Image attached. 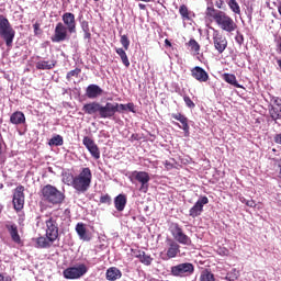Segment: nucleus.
I'll use <instances>...</instances> for the list:
<instances>
[{
    "instance_id": "f257e3e1",
    "label": "nucleus",
    "mask_w": 281,
    "mask_h": 281,
    "mask_svg": "<svg viewBox=\"0 0 281 281\" xmlns=\"http://www.w3.org/2000/svg\"><path fill=\"white\" fill-rule=\"evenodd\" d=\"M82 111L86 115H99L101 120H112V117H115V113H124V111L136 112L133 102L126 104L106 102L105 105H102L98 101L83 104Z\"/></svg>"
},
{
    "instance_id": "f03ea898",
    "label": "nucleus",
    "mask_w": 281,
    "mask_h": 281,
    "mask_svg": "<svg viewBox=\"0 0 281 281\" xmlns=\"http://www.w3.org/2000/svg\"><path fill=\"white\" fill-rule=\"evenodd\" d=\"M205 16L209 19V21H215L216 25H218L223 32H227L228 34H232V32H236V30H238V24H236L234 19L227 15L225 11H221L214 7H207Z\"/></svg>"
},
{
    "instance_id": "7ed1b4c3",
    "label": "nucleus",
    "mask_w": 281,
    "mask_h": 281,
    "mask_svg": "<svg viewBox=\"0 0 281 281\" xmlns=\"http://www.w3.org/2000/svg\"><path fill=\"white\" fill-rule=\"evenodd\" d=\"M46 234L36 238V245L40 249H49L58 240V221L56 217H49L45 222Z\"/></svg>"
},
{
    "instance_id": "20e7f679",
    "label": "nucleus",
    "mask_w": 281,
    "mask_h": 281,
    "mask_svg": "<svg viewBox=\"0 0 281 281\" xmlns=\"http://www.w3.org/2000/svg\"><path fill=\"white\" fill-rule=\"evenodd\" d=\"M91 181H93L91 168L83 167L80 169L79 173L75 176L74 190H76L78 194H85V192H88L89 188H91Z\"/></svg>"
},
{
    "instance_id": "39448f33",
    "label": "nucleus",
    "mask_w": 281,
    "mask_h": 281,
    "mask_svg": "<svg viewBox=\"0 0 281 281\" xmlns=\"http://www.w3.org/2000/svg\"><path fill=\"white\" fill-rule=\"evenodd\" d=\"M42 200L48 205H60L65 201V193L52 184H46L41 190Z\"/></svg>"
},
{
    "instance_id": "423d86ee",
    "label": "nucleus",
    "mask_w": 281,
    "mask_h": 281,
    "mask_svg": "<svg viewBox=\"0 0 281 281\" xmlns=\"http://www.w3.org/2000/svg\"><path fill=\"white\" fill-rule=\"evenodd\" d=\"M16 31L12 27L10 20L5 15L0 14V38H3L7 47H12Z\"/></svg>"
},
{
    "instance_id": "0eeeda50",
    "label": "nucleus",
    "mask_w": 281,
    "mask_h": 281,
    "mask_svg": "<svg viewBox=\"0 0 281 281\" xmlns=\"http://www.w3.org/2000/svg\"><path fill=\"white\" fill-rule=\"evenodd\" d=\"M192 273H194V265L190 262L178 263L170 269V274L173 278H190Z\"/></svg>"
},
{
    "instance_id": "6e6552de",
    "label": "nucleus",
    "mask_w": 281,
    "mask_h": 281,
    "mask_svg": "<svg viewBox=\"0 0 281 281\" xmlns=\"http://www.w3.org/2000/svg\"><path fill=\"white\" fill-rule=\"evenodd\" d=\"M13 209L15 212H22L25 207V187L18 186L13 190V198H12Z\"/></svg>"
},
{
    "instance_id": "1a4fd4ad",
    "label": "nucleus",
    "mask_w": 281,
    "mask_h": 281,
    "mask_svg": "<svg viewBox=\"0 0 281 281\" xmlns=\"http://www.w3.org/2000/svg\"><path fill=\"white\" fill-rule=\"evenodd\" d=\"M88 269L85 263L79 265L78 267H70L64 270L63 276L66 280H78L87 273Z\"/></svg>"
},
{
    "instance_id": "9d476101",
    "label": "nucleus",
    "mask_w": 281,
    "mask_h": 281,
    "mask_svg": "<svg viewBox=\"0 0 281 281\" xmlns=\"http://www.w3.org/2000/svg\"><path fill=\"white\" fill-rule=\"evenodd\" d=\"M227 37L221 33L218 30L213 31V47L217 54H223L227 49Z\"/></svg>"
},
{
    "instance_id": "9b49d317",
    "label": "nucleus",
    "mask_w": 281,
    "mask_h": 281,
    "mask_svg": "<svg viewBox=\"0 0 281 281\" xmlns=\"http://www.w3.org/2000/svg\"><path fill=\"white\" fill-rule=\"evenodd\" d=\"M69 36V29L63 24V22H58L55 26L54 35L50 37L52 43H63L67 41Z\"/></svg>"
},
{
    "instance_id": "f8f14e48",
    "label": "nucleus",
    "mask_w": 281,
    "mask_h": 281,
    "mask_svg": "<svg viewBox=\"0 0 281 281\" xmlns=\"http://www.w3.org/2000/svg\"><path fill=\"white\" fill-rule=\"evenodd\" d=\"M131 181L135 179L140 183L139 192H148V181H150V176L146 171H133L131 177Z\"/></svg>"
},
{
    "instance_id": "ddd939ff",
    "label": "nucleus",
    "mask_w": 281,
    "mask_h": 281,
    "mask_svg": "<svg viewBox=\"0 0 281 281\" xmlns=\"http://www.w3.org/2000/svg\"><path fill=\"white\" fill-rule=\"evenodd\" d=\"M171 234L175 238L176 243H179L180 245H192V239L183 233V228L179 226V224H173V228L171 231Z\"/></svg>"
},
{
    "instance_id": "4468645a",
    "label": "nucleus",
    "mask_w": 281,
    "mask_h": 281,
    "mask_svg": "<svg viewBox=\"0 0 281 281\" xmlns=\"http://www.w3.org/2000/svg\"><path fill=\"white\" fill-rule=\"evenodd\" d=\"M207 203H210V199H207V196H200L195 204L189 210V216H191V218L201 216V214H203V206L207 205Z\"/></svg>"
},
{
    "instance_id": "2eb2a0df",
    "label": "nucleus",
    "mask_w": 281,
    "mask_h": 281,
    "mask_svg": "<svg viewBox=\"0 0 281 281\" xmlns=\"http://www.w3.org/2000/svg\"><path fill=\"white\" fill-rule=\"evenodd\" d=\"M82 144L87 148V150L90 153L91 157H93V159H100V147H98V144H95V140H93L89 136H85L82 139Z\"/></svg>"
},
{
    "instance_id": "dca6fc26",
    "label": "nucleus",
    "mask_w": 281,
    "mask_h": 281,
    "mask_svg": "<svg viewBox=\"0 0 281 281\" xmlns=\"http://www.w3.org/2000/svg\"><path fill=\"white\" fill-rule=\"evenodd\" d=\"M167 260L177 258L181 254V246L172 238H167Z\"/></svg>"
},
{
    "instance_id": "f3484780",
    "label": "nucleus",
    "mask_w": 281,
    "mask_h": 281,
    "mask_svg": "<svg viewBox=\"0 0 281 281\" xmlns=\"http://www.w3.org/2000/svg\"><path fill=\"white\" fill-rule=\"evenodd\" d=\"M269 115L271 120L277 122L281 120V99L276 97L272 99V103L269 105Z\"/></svg>"
},
{
    "instance_id": "a211bd4d",
    "label": "nucleus",
    "mask_w": 281,
    "mask_h": 281,
    "mask_svg": "<svg viewBox=\"0 0 281 281\" xmlns=\"http://www.w3.org/2000/svg\"><path fill=\"white\" fill-rule=\"evenodd\" d=\"M63 25L68 29L69 34H76V15L71 12H66L61 15Z\"/></svg>"
},
{
    "instance_id": "6ab92c4d",
    "label": "nucleus",
    "mask_w": 281,
    "mask_h": 281,
    "mask_svg": "<svg viewBox=\"0 0 281 281\" xmlns=\"http://www.w3.org/2000/svg\"><path fill=\"white\" fill-rule=\"evenodd\" d=\"M191 76L194 80H198V82H207V80H210L207 71L200 66H195L191 69Z\"/></svg>"
},
{
    "instance_id": "aec40b11",
    "label": "nucleus",
    "mask_w": 281,
    "mask_h": 281,
    "mask_svg": "<svg viewBox=\"0 0 281 281\" xmlns=\"http://www.w3.org/2000/svg\"><path fill=\"white\" fill-rule=\"evenodd\" d=\"M102 93H104V90L98 85H89L86 89V95L89 100H95L97 98H100Z\"/></svg>"
},
{
    "instance_id": "412c9836",
    "label": "nucleus",
    "mask_w": 281,
    "mask_h": 281,
    "mask_svg": "<svg viewBox=\"0 0 281 281\" xmlns=\"http://www.w3.org/2000/svg\"><path fill=\"white\" fill-rule=\"evenodd\" d=\"M5 229L9 232L11 239L16 245H21V235H19V226L16 224H5Z\"/></svg>"
},
{
    "instance_id": "4be33fe9",
    "label": "nucleus",
    "mask_w": 281,
    "mask_h": 281,
    "mask_svg": "<svg viewBox=\"0 0 281 281\" xmlns=\"http://www.w3.org/2000/svg\"><path fill=\"white\" fill-rule=\"evenodd\" d=\"M76 232H77L80 240H85L86 243H89V240H91V235H89V233H87V224L77 223Z\"/></svg>"
},
{
    "instance_id": "5701e85b",
    "label": "nucleus",
    "mask_w": 281,
    "mask_h": 281,
    "mask_svg": "<svg viewBox=\"0 0 281 281\" xmlns=\"http://www.w3.org/2000/svg\"><path fill=\"white\" fill-rule=\"evenodd\" d=\"M105 278L109 281L120 280L122 278V271L115 267H111L106 270Z\"/></svg>"
},
{
    "instance_id": "b1692460",
    "label": "nucleus",
    "mask_w": 281,
    "mask_h": 281,
    "mask_svg": "<svg viewBox=\"0 0 281 281\" xmlns=\"http://www.w3.org/2000/svg\"><path fill=\"white\" fill-rule=\"evenodd\" d=\"M126 203H127V200L125 194H119L114 199V206L117 212H124V207H126Z\"/></svg>"
},
{
    "instance_id": "393cba45",
    "label": "nucleus",
    "mask_w": 281,
    "mask_h": 281,
    "mask_svg": "<svg viewBox=\"0 0 281 281\" xmlns=\"http://www.w3.org/2000/svg\"><path fill=\"white\" fill-rule=\"evenodd\" d=\"M171 117L182 124V131H184V133H190V125L188 124V119L186 117V115L177 113L171 114Z\"/></svg>"
},
{
    "instance_id": "a878e982",
    "label": "nucleus",
    "mask_w": 281,
    "mask_h": 281,
    "mask_svg": "<svg viewBox=\"0 0 281 281\" xmlns=\"http://www.w3.org/2000/svg\"><path fill=\"white\" fill-rule=\"evenodd\" d=\"M179 14L182 19V21H192V16H194V13L188 9V5L182 4L179 8Z\"/></svg>"
},
{
    "instance_id": "bb28decb",
    "label": "nucleus",
    "mask_w": 281,
    "mask_h": 281,
    "mask_svg": "<svg viewBox=\"0 0 281 281\" xmlns=\"http://www.w3.org/2000/svg\"><path fill=\"white\" fill-rule=\"evenodd\" d=\"M223 80L227 82L228 85H232L233 87H236V89H243V86L238 83V80L236 79V75L225 72L223 75Z\"/></svg>"
},
{
    "instance_id": "cd10ccee",
    "label": "nucleus",
    "mask_w": 281,
    "mask_h": 281,
    "mask_svg": "<svg viewBox=\"0 0 281 281\" xmlns=\"http://www.w3.org/2000/svg\"><path fill=\"white\" fill-rule=\"evenodd\" d=\"M11 124H25V114L21 111H16L10 116Z\"/></svg>"
},
{
    "instance_id": "c85d7f7f",
    "label": "nucleus",
    "mask_w": 281,
    "mask_h": 281,
    "mask_svg": "<svg viewBox=\"0 0 281 281\" xmlns=\"http://www.w3.org/2000/svg\"><path fill=\"white\" fill-rule=\"evenodd\" d=\"M36 69L40 70H49L56 67V60L47 61V60H40L35 65Z\"/></svg>"
},
{
    "instance_id": "c756f323",
    "label": "nucleus",
    "mask_w": 281,
    "mask_h": 281,
    "mask_svg": "<svg viewBox=\"0 0 281 281\" xmlns=\"http://www.w3.org/2000/svg\"><path fill=\"white\" fill-rule=\"evenodd\" d=\"M187 47H190V52H192L194 54V56H199V54L201 52V45L199 44V42H196V40L191 38L187 43Z\"/></svg>"
},
{
    "instance_id": "7c9ffc66",
    "label": "nucleus",
    "mask_w": 281,
    "mask_h": 281,
    "mask_svg": "<svg viewBox=\"0 0 281 281\" xmlns=\"http://www.w3.org/2000/svg\"><path fill=\"white\" fill-rule=\"evenodd\" d=\"M115 52L120 56L124 67H131V61L128 60V55H126V50H124V48H116Z\"/></svg>"
},
{
    "instance_id": "2f4dec72",
    "label": "nucleus",
    "mask_w": 281,
    "mask_h": 281,
    "mask_svg": "<svg viewBox=\"0 0 281 281\" xmlns=\"http://www.w3.org/2000/svg\"><path fill=\"white\" fill-rule=\"evenodd\" d=\"M75 181H76V176H74L72 173L66 172L63 175V182L66 186H71V188H74Z\"/></svg>"
},
{
    "instance_id": "473e14b6",
    "label": "nucleus",
    "mask_w": 281,
    "mask_h": 281,
    "mask_svg": "<svg viewBox=\"0 0 281 281\" xmlns=\"http://www.w3.org/2000/svg\"><path fill=\"white\" fill-rule=\"evenodd\" d=\"M138 260L139 262H142V265H145L146 267H150L153 265V257L150 255H147L146 251L142 252Z\"/></svg>"
},
{
    "instance_id": "72a5a7b5",
    "label": "nucleus",
    "mask_w": 281,
    "mask_h": 281,
    "mask_svg": "<svg viewBox=\"0 0 281 281\" xmlns=\"http://www.w3.org/2000/svg\"><path fill=\"white\" fill-rule=\"evenodd\" d=\"M64 144H65V140L63 139V136L58 134L53 136L48 142V145L50 146H63Z\"/></svg>"
},
{
    "instance_id": "f704fd0d",
    "label": "nucleus",
    "mask_w": 281,
    "mask_h": 281,
    "mask_svg": "<svg viewBox=\"0 0 281 281\" xmlns=\"http://www.w3.org/2000/svg\"><path fill=\"white\" fill-rule=\"evenodd\" d=\"M200 281H216L214 273L210 270H203L200 276Z\"/></svg>"
},
{
    "instance_id": "c9c22d12",
    "label": "nucleus",
    "mask_w": 281,
    "mask_h": 281,
    "mask_svg": "<svg viewBox=\"0 0 281 281\" xmlns=\"http://www.w3.org/2000/svg\"><path fill=\"white\" fill-rule=\"evenodd\" d=\"M227 5L234 14H240V4L236 0H228Z\"/></svg>"
},
{
    "instance_id": "e433bc0d",
    "label": "nucleus",
    "mask_w": 281,
    "mask_h": 281,
    "mask_svg": "<svg viewBox=\"0 0 281 281\" xmlns=\"http://www.w3.org/2000/svg\"><path fill=\"white\" fill-rule=\"evenodd\" d=\"M240 276V272L236 269V268H233L227 274H226V280L228 281H235V280H238Z\"/></svg>"
},
{
    "instance_id": "4c0bfd02",
    "label": "nucleus",
    "mask_w": 281,
    "mask_h": 281,
    "mask_svg": "<svg viewBox=\"0 0 281 281\" xmlns=\"http://www.w3.org/2000/svg\"><path fill=\"white\" fill-rule=\"evenodd\" d=\"M82 74V69L80 68H75L74 70H70L66 75L67 80H71L72 78H78Z\"/></svg>"
},
{
    "instance_id": "58836bf2",
    "label": "nucleus",
    "mask_w": 281,
    "mask_h": 281,
    "mask_svg": "<svg viewBox=\"0 0 281 281\" xmlns=\"http://www.w3.org/2000/svg\"><path fill=\"white\" fill-rule=\"evenodd\" d=\"M120 43L125 52H128V47H131V40H128V35H121Z\"/></svg>"
},
{
    "instance_id": "ea45409f",
    "label": "nucleus",
    "mask_w": 281,
    "mask_h": 281,
    "mask_svg": "<svg viewBox=\"0 0 281 281\" xmlns=\"http://www.w3.org/2000/svg\"><path fill=\"white\" fill-rule=\"evenodd\" d=\"M144 252V250H140L139 248H132L131 249V255L133 258H142V254Z\"/></svg>"
},
{
    "instance_id": "a19ab883",
    "label": "nucleus",
    "mask_w": 281,
    "mask_h": 281,
    "mask_svg": "<svg viewBox=\"0 0 281 281\" xmlns=\"http://www.w3.org/2000/svg\"><path fill=\"white\" fill-rule=\"evenodd\" d=\"M184 103L189 109H194V106H196V104H194V101L192 99H190V97L184 95L183 97Z\"/></svg>"
},
{
    "instance_id": "79ce46f5",
    "label": "nucleus",
    "mask_w": 281,
    "mask_h": 281,
    "mask_svg": "<svg viewBox=\"0 0 281 281\" xmlns=\"http://www.w3.org/2000/svg\"><path fill=\"white\" fill-rule=\"evenodd\" d=\"M100 203L111 205V195H109V194L101 195Z\"/></svg>"
},
{
    "instance_id": "37998d69",
    "label": "nucleus",
    "mask_w": 281,
    "mask_h": 281,
    "mask_svg": "<svg viewBox=\"0 0 281 281\" xmlns=\"http://www.w3.org/2000/svg\"><path fill=\"white\" fill-rule=\"evenodd\" d=\"M235 41L239 45H243L245 43V36L243 35V33L237 32V35L235 36Z\"/></svg>"
},
{
    "instance_id": "c03bdc74",
    "label": "nucleus",
    "mask_w": 281,
    "mask_h": 281,
    "mask_svg": "<svg viewBox=\"0 0 281 281\" xmlns=\"http://www.w3.org/2000/svg\"><path fill=\"white\" fill-rule=\"evenodd\" d=\"M80 27H81L82 32L89 31L90 30L89 29V21H87V20L81 21L80 22Z\"/></svg>"
},
{
    "instance_id": "a18cd8bd",
    "label": "nucleus",
    "mask_w": 281,
    "mask_h": 281,
    "mask_svg": "<svg viewBox=\"0 0 281 281\" xmlns=\"http://www.w3.org/2000/svg\"><path fill=\"white\" fill-rule=\"evenodd\" d=\"M85 41H91V30L83 31Z\"/></svg>"
},
{
    "instance_id": "49530a36",
    "label": "nucleus",
    "mask_w": 281,
    "mask_h": 281,
    "mask_svg": "<svg viewBox=\"0 0 281 281\" xmlns=\"http://www.w3.org/2000/svg\"><path fill=\"white\" fill-rule=\"evenodd\" d=\"M34 34H38L41 32V23L36 22L33 24Z\"/></svg>"
},
{
    "instance_id": "de8ad7c7",
    "label": "nucleus",
    "mask_w": 281,
    "mask_h": 281,
    "mask_svg": "<svg viewBox=\"0 0 281 281\" xmlns=\"http://www.w3.org/2000/svg\"><path fill=\"white\" fill-rule=\"evenodd\" d=\"M220 256H229V250L227 248H221Z\"/></svg>"
},
{
    "instance_id": "09e8293b",
    "label": "nucleus",
    "mask_w": 281,
    "mask_h": 281,
    "mask_svg": "<svg viewBox=\"0 0 281 281\" xmlns=\"http://www.w3.org/2000/svg\"><path fill=\"white\" fill-rule=\"evenodd\" d=\"M246 205L248 206V207H256V201H254V200H248V201H246Z\"/></svg>"
},
{
    "instance_id": "8fccbe9b",
    "label": "nucleus",
    "mask_w": 281,
    "mask_h": 281,
    "mask_svg": "<svg viewBox=\"0 0 281 281\" xmlns=\"http://www.w3.org/2000/svg\"><path fill=\"white\" fill-rule=\"evenodd\" d=\"M131 139L132 142H139V134H132Z\"/></svg>"
},
{
    "instance_id": "3c124183",
    "label": "nucleus",
    "mask_w": 281,
    "mask_h": 281,
    "mask_svg": "<svg viewBox=\"0 0 281 281\" xmlns=\"http://www.w3.org/2000/svg\"><path fill=\"white\" fill-rule=\"evenodd\" d=\"M276 144H281V133L274 136Z\"/></svg>"
},
{
    "instance_id": "603ef678",
    "label": "nucleus",
    "mask_w": 281,
    "mask_h": 281,
    "mask_svg": "<svg viewBox=\"0 0 281 281\" xmlns=\"http://www.w3.org/2000/svg\"><path fill=\"white\" fill-rule=\"evenodd\" d=\"M239 201L241 202V203H245V205H247V199H245V196H240L239 198Z\"/></svg>"
},
{
    "instance_id": "864d4df0",
    "label": "nucleus",
    "mask_w": 281,
    "mask_h": 281,
    "mask_svg": "<svg viewBox=\"0 0 281 281\" xmlns=\"http://www.w3.org/2000/svg\"><path fill=\"white\" fill-rule=\"evenodd\" d=\"M165 43L168 45V47H172V43H170V41L166 40Z\"/></svg>"
},
{
    "instance_id": "5fc2aeb1",
    "label": "nucleus",
    "mask_w": 281,
    "mask_h": 281,
    "mask_svg": "<svg viewBox=\"0 0 281 281\" xmlns=\"http://www.w3.org/2000/svg\"><path fill=\"white\" fill-rule=\"evenodd\" d=\"M0 281H5V277L3 274H0Z\"/></svg>"
},
{
    "instance_id": "6e6d98bb",
    "label": "nucleus",
    "mask_w": 281,
    "mask_h": 281,
    "mask_svg": "<svg viewBox=\"0 0 281 281\" xmlns=\"http://www.w3.org/2000/svg\"><path fill=\"white\" fill-rule=\"evenodd\" d=\"M140 10H144L146 8V4H139Z\"/></svg>"
},
{
    "instance_id": "4d7b16f0",
    "label": "nucleus",
    "mask_w": 281,
    "mask_h": 281,
    "mask_svg": "<svg viewBox=\"0 0 281 281\" xmlns=\"http://www.w3.org/2000/svg\"><path fill=\"white\" fill-rule=\"evenodd\" d=\"M3 212V205L0 204V214Z\"/></svg>"
},
{
    "instance_id": "13d9d810",
    "label": "nucleus",
    "mask_w": 281,
    "mask_h": 281,
    "mask_svg": "<svg viewBox=\"0 0 281 281\" xmlns=\"http://www.w3.org/2000/svg\"><path fill=\"white\" fill-rule=\"evenodd\" d=\"M218 5H221V7L223 5V0H220V3H218Z\"/></svg>"
},
{
    "instance_id": "bf43d9fd",
    "label": "nucleus",
    "mask_w": 281,
    "mask_h": 281,
    "mask_svg": "<svg viewBox=\"0 0 281 281\" xmlns=\"http://www.w3.org/2000/svg\"><path fill=\"white\" fill-rule=\"evenodd\" d=\"M216 5H217V8H220V9L222 8L221 4H216Z\"/></svg>"
},
{
    "instance_id": "052dcab7",
    "label": "nucleus",
    "mask_w": 281,
    "mask_h": 281,
    "mask_svg": "<svg viewBox=\"0 0 281 281\" xmlns=\"http://www.w3.org/2000/svg\"><path fill=\"white\" fill-rule=\"evenodd\" d=\"M0 189H3V184H0Z\"/></svg>"
},
{
    "instance_id": "680f3d73",
    "label": "nucleus",
    "mask_w": 281,
    "mask_h": 281,
    "mask_svg": "<svg viewBox=\"0 0 281 281\" xmlns=\"http://www.w3.org/2000/svg\"><path fill=\"white\" fill-rule=\"evenodd\" d=\"M0 155H1V143H0Z\"/></svg>"
},
{
    "instance_id": "e2e57ef3",
    "label": "nucleus",
    "mask_w": 281,
    "mask_h": 281,
    "mask_svg": "<svg viewBox=\"0 0 281 281\" xmlns=\"http://www.w3.org/2000/svg\"><path fill=\"white\" fill-rule=\"evenodd\" d=\"M94 1H100V0H94Z\"/></svg>"
}]
</instances>
